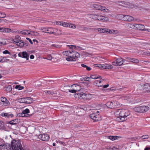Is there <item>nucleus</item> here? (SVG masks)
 <instances>
[{
	"mask_svg": "<svg viewBox=\"0 0 150 150\" xmlns=\"http://www.w3.org/2000/svg\"><path fill=\"white\" fill-rule=\"evenodd\" d=\"M62 54L68 57L66 58V60L68 61H75L76 58L80 57V54L74 51H66L63 52Z\"/></svg>",
	"mask_w": 150,
	"mask_h": 150,
	"instance_id": "f257e3e1",
	"label": "nucleus"
},
{
	"mask_svg": "<svg viewBox=\"0 0 150 150\" xmlns=\"http://www.w3.org/2000/svg\"><path fill=\"white\" fill-rule=\"evenodd\" d=\"M115 114L121 121H123L125 120V118L129 115V113L127 109H119L115 111ZM118 120H119V119H118Z\"/></svg>",
	"mask_w": 150,
	"mask_h": 150,
	"instance_id": "f03ea898",
	"label": "nucleus"
},
{
	"mask_svg": "<svg viewBox=\"0 0 150 150\" xmlns=\"http://www.w3.org/2000/svg\"><path fill=\"white\" fill-rule=\"evenodd\" d=\"M11 147L13 150H23L19 140H13L11 142Z\"/></svg>",
	"mask_w": 150,
	"mask_h": 150,
	"instance_id": "7ed1b4c3",
	"label": "nucleus"
},
{
	"mask_svg": "<svg viewBox=\"0 0 150 150\" xmlns=\"http://www.w3.org/2000/svg\"><path fill=\"white\" fill-rule=\"evenodd\" d=\"M90 17L93 19L100 21L103 22L107 21L108 20V17H105L98 14V13L91 14L90 15Z\"/></svg>",
	"mask_w": 150,
	"mask_h": 150,
	"instance_id": "20e7f679",
	"label": "nucleus"
},
{
	"mask_svg": "<svg viewBox=\"0 0 150 150\" xmlns=\"http://www.w3.org/2000/svg\"><path fill=\"white\" fill-rule=\"evenodd\" d=\"M99 112L98 111L95 110L94 111V113L90 115V117L93 120L94 122H96L101 120V116L98 114Z\"/></svg>",
	"mask_w": 150,
	"mask_h": 150,
	"instance_id": "39448f33",
	"label": "nucleus"
},
{
	"mask_svg": "<svg viewBox=\"0 0 150 150\" xmlns=\"http://www.w3.org/2000/svg\"><path fill=\"white\" fill-rule=\"evenodd\" d=\"M121 105L118 102L115 101H109L106 103L107 107L110 108H115L120 106Z\"/></svg>",
	"mask_w": 150,
	"mask_h": 150,
	"instance_id": "423d86ee",
	"label": "nucleus"
},
{
	"mask_svg": "<svg viewBox=\"0 0 150 150\" xmlns=\"http://www.w3.org/2000/svg\"><path fill=\"white\" fill-rule=\"evenodd\" d=\"M134 110L135 111L137 112H144L149 110V106H141L134 108Z\"/></svg>",
	"mask_w": 150,
	"mask_h": 150,
	"instance_id": "0eeeda50",
	"label": "nucleus"
},
{
	"mask_svg": "<svg viewBox=\"0 0 150 150\" xmlns=\"http://www.w3.org/2000/svg\"><path fill=\"white\" fill-rule=\"evenodd\" d=\"M0 142L1 143L0 144V150H9L11 149L10 144L5 143L2 140L0 141Z\"/></svg>",
	"mask_w": 150,
	"mask_h": 150,
	"instance_id": "6e6552de",
	"label": "nucleus"
},
{
	"mask_svg": "<svg viewBox=\"0 0 150 150\" xmlns=\"http://www.w3.org/2000/svg\"><path fill=\"white\" fill-rule=\"evenodd\" d=\"M20 39L21 38L19 36H17L13 40V42L14 43L16 44L17 46L22 47L24 45V42L23 41L21 40Z\"/></svg>",
	"mask_w": 150,
	"mask_h": 150,
	"instance_id": "1a4fd4ad",
	"label": "nucleus"
},
{
	"mask_svg": "<svg viewBox=\"0 0 150 150\" xmlns=\"http://www.w3.org/2000/svg\"><path fill=\"white\" fill-rule=\"evenodd\" d=\"M10 103L4 97H1L0 99V105L2 106H7L9 105Z\"/></svg>",
	"mask_w": 150,
	"mask_h": 150,
	"instance_id": "9d476101",
	"label": "nucleus"
},
{
	"mask_svg": "<svg viewBox=\"0 0 150 150\" xmlns=\"http://www.w3.org/2000/svg\"><path fill=\"white\" fill-rule=\"evenodd\" d=\"M93 7L97 10H100L101 11H105L106 12H109V10L105 6H103L100 5L96 4L94 5Z\"/></svg>",
	"mask_w": 150,
	"mask_h": 150,
	"instance_id": "9b49d317",
	"label": "nucleus"
},
{
	"mask_svg": "<svg viewBox=\"0 0 150 150\" xmlns=\"http://www.w3.org/2000/svg\"><path fill=\"white\" fill-rule=\"evenodd\" d=\"M30 112V111L28 108L23 110L21 113H19L17 114V116L20 117H25L28 116V113Z\"/></svg>",
	"mask_w": 150,
	"mask_h": 150,
	"instance_id": "f8f14e48",
	"label": "nucleus"
},
{
	"mask_svg": "<svg viewBox=\"0 0 150 150\" xmlns=\"http://www.w3.org/2000/svg\"><path fill=\"white\" fill-rule=\"evenodd\" d=\"M124 60L123 59L121 58H117L116 61L112 62V64L113 65H121L123 63Z\"/></svg>",
	"mask_w": 150,
	"mask_h": 150,
	"instance_id": "ddd939ff",
	"label": "nucleus"
},
{
	"mask_svg": "<svg viewBox=\"0 0 150 150\" xmlns=\"http://www.w3.org/2000/svg\"><path fill=\"white\" fill-rule=\"evenodd\" d=\"M39 139L44 141H48L49 139V136L47 134H40L38 136Z\"/></svg>",
	"mask_w": 150,
	"mask_h": 150,
	"instance_id": "4468645a",
	"label": "nucleus"
},
{
	"mask_svg": "<svg viewBox=\"0 0 150 150\" xmlns=\"http://www.w3.org/2000/svg\"><path fill=\"white\" fill-rule=\"evenodd\" d=\"M82 99L86 100L91 99L92 98L91 94L89 93H86L83 92Z\"/></svg>",
	"mask_w": 150,
	"mask_h": 150,
	"instance_id": "2eb2a0df",
	"label": "nucleus"
},
{
	"mask_svg": "<svg viewBox=\"0 0 150 150\" xmlns=\"http://www.w3.org/2000/svg\"><path fill=\"white\" fill-rule=\"evenodd\" d=\"M0 115L2 117L7 118L12 117L14 116V115L11 112L8 113L2 112L1 113Z\"/></svg>",
	"mask_w": 150,
	"mask_h": 150,
	"instance_id": "dca6fc26",
	"label": "nucleus"
},
{
	"mask_svg": "<svg viewBox=\"0 0 150 150\" xmlns=\"http://www.w3.org/2000/svg\"><path fill=\"white\" fill-rule=\"evenodd\" d=\"M18 56L21 57L26 59L28 60L29 59V54H28L26 52H23L18 54Z\"/></svg>",
	"mask_w": 150,
	"mask_h": 150,
	"instance_id": "f3484780",
	"label": "nucleus"
},
{
	"mask_svg": "<svg viewBox=\"0 0 150 150\" xmlns=\"http://www.w3.org/2000/svg\"><path fill=\"white\" fill-rule=\"evenodd\" d=\"M71 87L72 88H74L75 91H80L81 89V86L78 85L73 84L71 85Z\"/></svg>",
	"mask_w": 150,
	"mask_h": 150,
	"instance_id": "a211bd4d",
	"label": "nucleus"
},
{
	"mask_svg": "<svg viewBox=\"0 0 150 150\" xmlns=\"http://www.w3.org/2000/svg\"><path fill=\"white\" fill-rule=\"evenodd\" d=\"M136 29L142 30H146V29L144 28L145 26L144 25L140 24H136Z\"/></svg>",
	"mask_w": 150,
	"mask_h": 150,
	"instance_id": "6ab92c4d",
	"label": "nucleus"
},
{
	"mask_svg": "<svg viewBox=\"0 0 150 150\" xmlns=\"http://www.w3.org/2000/svg\"><path fill=\"white\" fill-rule=\"evenodd\" d=\"M125 58L128 60V61L134 63H138L139 62V61L137 59L131 58L130 57H126Z\"/></svg>",
	"mask_w": 150,
	"mask_h": 150,
	"instance_id": "aec40b11",
	"label": "nucleus"
},
{
	"mask_svg": "<svg viewBox=\"0 0 150 150\" xmlns=\"http://www.w3.org/2000/svg\"><path fill=\"white\" fill-rule=\"evenodd\" d=\"M18 33L19 34L21 33L24 35H30L31 30H25L22 31H19Z\"/></svg>",
	"mask_w": 150,
	"mask_h": 150,
	"instance_id": "412c9836",
	"label": "nucleus"
},
{
	"mask_svg": "<svg viewBox=\"0 0 150 150\" xmlns=\"http://www.w3.org/2000/svg\"><path fill=\"white\" fill-rule=\"evenodd\" d=\"M94 84L98 87H102L103 86V84L102 82L100 79V80H96L94 82Z\"/></svg>",
	"mask_w": 150,
	"mask_h": 150,
	"instance_id": "4be33fe9",
	"label": "nucleus"
},
{
	"mask_svg": "<svg viewBox=\"0 0 150 150\" xmlns=\"http://www.w3.org/2000/svg\"><path fill=\"white\" fill-rule=\"evenodd\" d=\"M11 32V30L9 28L4 27L0 28V32Z\"/></svg>",
	"mask_w": 150,
	"mask_h": 150,
	"instance_id": "5701e85b",
	"label": "nucleus"
},
{
	"mask_svg": "<svg viewBox=\"0 0 150 150\" xmlns=\"http://www.w3.org/2000/svg\"><path fill=\"white\" fill-rule=\"evenodd\" d=\"M125 18L124 21H131L134 20V18L133 17L127 15H125Z\"/></svg>",
	"mask_w": 150,
	"mask_h": 150,
	"instance_id": "b1692460",
	"label": "nucleus"
},
{
	"mask_svg": "<svg viewBox=\"0 0 150 150\" xmlns=\"http://www.w3.org/2000/svg\"><path fill=\"white\" fill-rule=\"evenodd\" d=\"M97 30L100 33H108L109 29L107 28H98Z\"/></svg>",
	"mask_w": 150,
	"mask_h": 150,
	"instance_id": "393cba45",
	"label": "nucleus"
},
{
	"mask_svg": "<svg viewBox=\"0 0 150 150\" xmlns=\"http://www.w3.org/2000/svg\"><path fill=\"white\" fill-rule=\"evenodd\" d=\"M113 68V66L108 64H103L102 68L105 69H111Z\"/></svg>",
	"mask_w": 150,
	"mask_h": 150,
	"instance_id": "a878e982",
	"label": "nucleus"
},
{
	"mask_svg": "<svg viewBox=\"0 0 150 150\" xmlns=\"http://www.w3.org/2000/svg\"><path fill=\"white\" fill-rule=\"evenodd\" d=\"M55 28H47V33H49L50 34H54V29Z\"/></svg>",
	"mask_w": 150,
	"mask_h": 150,
	"instance_id": "bb28decb",
	"label": "nucleus"
},
{
	"mask_svg": "<svg viewBox=\"0 0 150 150\" xmlns=\"http://www.w3.org/2000/svg\"><path fill=\"white\" fill-rule=\"evenodd\" d=\"M62 31L60 30H58L57 29L55 28L54 35H59L62 34Z\"/></svg>",
	"mask_w": 150,
	"mask_h": 150,
	"instance_id": "cd10ccee",
	"label": "nucleus"
},
{
	"mask_svg": "<svg viewBox=\"0 0 150 150\" xmlns=\"http://www.w3.org/2000/svg\"><path fill=\"white\" fill-rule=\"evenodd\" d=\"M33 102V100L31 98L27 97L26 98L25 103L30 104L31 103Z\"/></svg>",
	"mask_w": 150,
	"mask_h": 150,
	"instance_id": "c85d7f7f",
	"label": "nucleus"
},
{
	"mask_svg": "<svg viewBox=\"0 0 150 150\" xmlns=\"http://www.w3.org/2000/svg\"><path fill=\"white\" fill-rule=\"evenodd\" d=\"M83 92H81L80 93H75L74 95V96L76 98H82V97Z\"/></svg>",
	"mask_w": 150,
	"mask_h": 150,
	"instance_id": "c756f323",
	"label": "nucleus"
},
{
	"mask_svg": "<svg viewBox=\"0 0 150 150\" xmlns=\"http://www.w3.org/2000/svg\"><path fill=\"white\" fill-rule=\"evenodd\" d=\"M125 15H118L117 16V18L119 19L122 20V21H124L125 19Z\"/></svg>",
	"mask_w": 150,
	"mask_h": 150,
	"instance_id": "7c9ffc66",
	"label": "nucleus"
},
{
	"mask_svg": "<svg viewBox=\"0 0 150 150\" xmlns=\"http://www.w3.org/2000/svg\"><path fill=\"white\" fill-rule=\"evenodd\" d=\"M30 35L33 36H35L36 37H38L40 35V34L38 33L33 31H31Z\"/></svg>",
	"mask_w": 150,
	"mask_h": 150,
	"instance_id": "2f4dec72",
	"label": "nucleus"
},
{
	"mask_svg": "<svg viewBox=\"0 0 150 150\" xmlns=\"http://www.w3.org/2000/svg\"><path fill=\"white\" fill-rule=\"evenodd\" d=\"M118 33V30H108V32L107 34L110 33V34H117Z\"/></svg>",
	"mask_w": 150,
	"mask_h": 150,
	"instance_id": "473e14b6",
	"label": "nucleus"
},
{
	"mask_svg": "<svg viewBox=\"0 0 150 150\" xmlns=\"http://www.w3.org/2000/svg\"><path fill=\"white\" fill-rule=\"evenodd\" d=\"M137 24H128L127 26L130 28L136 29V25Z\"/></svg>",
	"mask_w": 150,
	"mask_h": 150,
	"instance_id": "72a5a7b5",
	"label": "nucleus"
},
{
	"mask_svg": "<svg viewBox=\"0 0 150 150\" xmlns=\"http://www.w3.org/2000/svg\"><path fill=\"white\" fill-rule=\"evenodd\" d=\"M81 66L83 67L86 68V70L88 71H90L91 69V67H88L87 66L84 64H81Z\"/></svg>",
	"mask_w": 150,
	"mask_h": 150,
	"instance_id": "f704fd0d",
	"label": "nucleus"
},
{
	"mask_svg": "<svg viewBox=\"0 0 150 150\" xmlns=\"http://www.w3.org/2000/svg\"><path fill=\"white\" fill-rule=\"evenodd\" d=\"M12 89V87L11 85H9L5 87V90L7 91L10 92Z\"/></svg>",
	"mask_w": 150,
	"mask_h": 150,
	"instance_id": "c9c22d12",
	"label": "nucleus"
},
{
	"mask_svg": "<svg viewBox=\"0 0 150 150\" xmlns=\"http://www.w3.org/2000/svg\"><path fill=\"white\" fill-rule=\"evenodd\" d=\"M118 138V137L115 136H110L108 137V138L112 140H115L117 139Z\"/></svg>",
	"mask_w": 150,
	"mask_h": 150,
	"instance_id": "e433bc0d",
	"label": "nucleus"
},
{
	"mask_svg": "<svg viewBox=\"0 0 150 150\" xmlns=\"http://www.w3.org/2000/svg\"><path fill=\"white\" fill-rule=\"evenodd\" d=\"M69 26L68 27L69 28H72V29H75L76 28V25L73 24L71 23H69Z\"/></svg>",
	"mask_w": 150,
	"mask_h": 150,
	"instance_id": "4c0bfd02",
	"label": "nucleus"
},
{
	"mask_svg": "<svg viewBox=\"0 0 150 150\" xmlns=\"http://www.w3.org/2000/svg\"><path fill=\"white\" fill-rule=\"evenodd\" d=\"M101 77H99L97 75H92L90 76V78L93 79H97Z\"/></svg>",
	"mask_w": 150,
	"mask_h": 150,
	"instance_id": "58836bf2",
	"label": "nucleus"
},
{
	"mask_svg": "<svg viewBox=\"0 0 150 150\" xmlns=\"http://www.w3.org/2000/svg\"><path fill=\"white\" fill-rule=\"evenodd\" d=\"M26 98H23L18 99V101L20 103H25Z\"/></svg>",
	"mask_w": 150,
	"mask_h": 150,
	"instance_id": "ea45409f",
	"label": "nucleus"
},
{
	"mask_svg": "<svg viewBox=\"0 0 150 150\" xmlns=\"http://www.w3.org/2000/svg\"><path fill=\"white\" fill-rule=\"evenodd\" d=\"M6 16V15L4 13L0 11V18H3Z\"/></svg>",
	"mask_w": 150,
	"mask_h": 150,
	"instance_id": "a19ab883",
	"label": "nucleus"
},
{
	"mask_svg": "<svg viewBox=\"0 0 150 150\" xmlns=\"http://www.w3.org/2000/svg\"><path fill=\"white\" fill-rule=\"evenodd\" d=\"M39 29L40 30L42 31L43 32L45 33H47V28H45L44 27H42L41 28H39Z\"/></svg>",
	"mask_w": 150,
	"mask_h": 150,
	"instance_id": "79ce46f5",
	"label": "nucleus"
},
{
	"mask_svg": "<svg viewBox=\"0 0 150 150\" xmlns=\"http://www.w3.org/2000/svg\"><path fill=\"white\" fill-rule=\"evenodd\" d=\"M69 23L63 21L62 26L65 27H68L69 26Z\"/></svg>",
	"mask_w": 150,
	"mask_h": 150,
	"instance_id": "37998d69",
	"label": "nucleus"
},
{
	"mask_svg": "<svg viewBox=\"0 0 150 150\" xmlns=\"http://www.w3.org/2000/svg\"><path fill=\"white\" fill-rule=\"evenodd\" d=\"M93 66L95 67H99L100 68H102L103 64H95L93 65Z\"/></svg>",
	"mask_w": 150,
	"mask_h": 150,
	"instance_id": "c03bdc74",
	"label": "nucleus"
},
{
	"mask_svg": "<svg viewBox=\"0 0 150 150\" xmlns=\"http://www.w3.org/2000/svg\"><path fill=\"white\" fill-rule=\"evenodd\" d=\"M24 87L20 85H16L15 87L16 89H18V90H21L23 89Z\"/></svg>",
	"mask_w": 150,
	"mask_h": 150,
	"instance_id": "a18cd8bd",
	"label": "nucleus"
},
{
	"mask_svg": "<svg viewBox=\"0 0 150 150\" xmlns=\"http://www.w3.org/2000/svg\"><path fill=\"white\" fill-rule=\"evenodd\" d=\"M52 58V56L50 54L47 55V57L44 58L45 59H46L48 60H51Z\"/></svg>",
	"mask_w": 150,
	"mask_h": 150,
	"instance_id": "49530a36",
	"label": "nucleus"
},
{
	"mask_svg": "<svg viewBox=\"0 0 150 150\" xmlns=\"http://www.w3.org/2000/svg\"><path fill=\"white\" fill-rule=\"evenodd\" d=\"M141 138L144 139H147L149 138V136L147 135H144L142 136Z\"/></svg>",
	"mask_w": 150,
	"mask_h": 150,
	"instance_id": "de8ad7c7",
	"label": "nucleus"
},
{
	"mask_svg": "<svg viewBox=\"0 0 150 150\" xmlns=\"http://www.w3.org/2000/svg\"><path fill=\"white\" fill-rule=\"evenodd\" d=\"M63 21H57L54 22V24L55 23H56V25H62V23Z\"/></svg>",
	"mask_w": 150,
	"mask_h": 150,
	"instance_id": "09e8293b",
	"label": "nucleus"
},
{
	"mask_svg": "<svg viewBox=\"0 0 150 150\" xmlns=\"http://www.w3.org/2000/svg\"><path fill=\"white\" fill-rule=\"evenodd\" d=\"M67 46L69 47L70 48H71L72 49H77V48L76 47V46L74 45H67Z\"/></svg>",
	"mask_w": 150,
	"mask_h": 150,
	"instance_id": "8fccbe9b",
	"label": "nucleus"
},
{
	"mask_svg": "<svg viewBox=\"0 0 150 150\" xmlns=\"http://www.w3.org/2000/svg\"><path fill=\"white\" fill-rule=\"evenodd\" d=\"M51 46L52 47H54L57 48H59L61 47V46L60 45H55V44H53L51 45Z\"/></svg>",
	"mask_w": 150,
	"mask_h": 150,
	"instance_id": "3c124183",
	"label": "nucleus"
},
{
	"mask_svg": "<svg viewBox=\"0 0 150 150\" xmlns=\"http://www.w3.org/2000/svg\"><path fill=\"white\" fill-rule=\"evenodd\" d=\"M69 92L71 93H75L76 92L74 89V88H72V89H68V90Z\"/></svg>",
	"mask_w": 150,
	"mask_h": 150,
	"instance_id": "603ef678",
	"label": "nucleus"
},
{
	"mask_svg": "<svg viewBox=\"0 0 150 150\" xmlns=\"http://www.w3.org/2000/svg\"><path fill=\"white\" fill-rule=\"evenodd\" d=\"M3 53L4 54H10V52L7 50H6L3 52Z\"/></svg>",
	"mask_w": 150,
	"mask_h": 150,
	"instance_id": "864d4df0",
	"label": "nucleus"
},
{
	"mask_svg": "<svg viewBox=\"0 0 150 150\" xmlns=\"http://www.w3.org/2000/svg\"><path fill=\"white\" fill-rule=\"evenodd\" d=\"M45 93H50L51 94H53V93L50 91H49L48 90H46L45 91Z\"/></svg>",
	"mask_w": 150,
	"mask_h": 150,
	"instance_id": "5fc2aeb1",
	"label": "nucleus"
},
{
	"mask_svg": "<svg viewBox=\"0 0 150 150\" xmlns=\"http://www.w3.org/2000/svg\"><path fill=\"white\" fill-rule=\"evenodd\" d=\"M6 44V43L5 42H0V46H2L5 45Z\"/></svg>",
	"mask_w": 150,
	"mask_h": 150,
	"instance_id": "6e6d98bb",
	"label": "nucleus"
},
{
	"mask_svg": "<svg viewBox=\"0 0 150 150\" xmlns=\"http://www.w3.org/2000/svg\"><path fill=\"white\" fill-rule=\"evenodd\" d=\"M26 39L28 40L29 41V42L31 44H33V42L32 41V40H31L29 38H26Z\"/></svg>",
	"mask_w": 150,
	"mask_h": 150,
	"instance_id": "4d7b16f0",
	"label": "nucleus"
},
{
	"mask_svg": "<svg viewBox=\"0 0 150 150\" xmlns=\"http://www.w3.org/2000/svg\"><path fill=\"white\" fill-rule=\"evenodd\" d=\"M109 86V85L108 84H107V85H103V88H107Z\"/></svg>",
	"mask_w": 150,
	"mask_h": 150,
	"instance_id": "13d9d810",
	"label": "nucleus"
},
{
	"mask_svg": "<svg viewBox=\"0 0 150 150\" xmlns=\"http://www.w3.org/2000/svg\"><path fill=\"white\" fill-rule=\"evenodd\" d=\"M14 120H12L10 122V124L12 125H14L15 124V123L14 122Z\"/></svg>",
	"mask_w": 150,
	"mask_h": 150,
	"instance_id": "bf43d9fd",
	"label": "nucleus"
},
{
	"mask_svg": "<svg viewBox=\"0 0 150 150\" xmlns=\"http://www.w3.org/2000/svg\"><path fill=\"white\" fill-rule=\"evenodd\" d=\"M34 56L33 54L31 55L30 57V58L31 59H33L34 58Z\"/></svg>",
	"mask_w": 150,
	"mask_h": 150,
	"instance_id": "052dcab7",
	"label": "nucleus"
},
{
	"mask_svg": "<svg viewBox=\"0 0 150 150\" xmlns=\"http://www.w3.org/2000/svg\"><path fill=\"white\" fill-rule=\"evenodd\" d=\"M144 150H150V148L146 146L144 149Z\"/></svg>",
	"mask_w": 150,
	"mask_h": 150,
	"instance_id": "680f3d73",
	"label": "nucleus"
},
{
	"mask_svg": "<svg viewBox=\"0 0 150 150\" xmlns=\"http://www.w3.org/2000/svg\"><path fill=\"white\" fill-rule=\"evenodd\" d=\"M59 144H63V145H64V142H62L61 141H59Z\"/></svg>",
	"mask_w": 150,
	"mask_h": 150,
	"instance_id": "e2e57ef3",
	"label": "nucleus"
},
{
	"mask_svg": "<svg viewBox=\"0 0 150 150\" xmlns=\"http://www.w3.org/2000/svg\"><path fill=\"white\" fill-rule=\"evenodd\" d=\"M33 41L34 42H36L37 43H38V40L36 39H34L33 40Z\"/></svg>",
	"mask_w": 150,
	"mask_h": 150,
	"instance_id": "0e129e2a",
	"label": "nucleus"
},
{
	"mask_svg": "<svg viewBox=\"0 0 150 150\" xmlns=\"http://www.w3.org/2000/svg\"><path fill=\"white\" fill-rule=\"evenodd\" d=\"M3 21H4V22H7V21H8L6 19H4V20H3Z\"/></svg>",
	"mask_w": 150,
	"mask_h": 150,
	"instance_id": "69168bd1",
	"label": "nucleus"
},
{
	"mask_svg": "<svg viewBox=\"0 0 150 150\" xmlns=\"http://www.w3.org/2000/svg\"><path fill=\"white\" fill-rule=\"evenodd\" d=\"M56 144L55 143H53V144H52V145L53 146H56Z\"/></svg>",
	"mask_w": 150,
	"mask_h": 150,
	"instance_id": "338daca9",
	"label": "nucleus"
},
{
	"mask_svg": "<svg viewBox=\"0 0 150 150\" xmlns=\"http://www.w3.org/2000/svg\"><path fill=\"white\" fill-rule=\"evenodd\" d=\"M145 31H147L150 32V29H146V30Z\"/></svg>",
	"mask_w": 150,
	"mask_h": 150,
	"instance_id": "774afa93",
	"label": "nucleus"
}]
</instances>
